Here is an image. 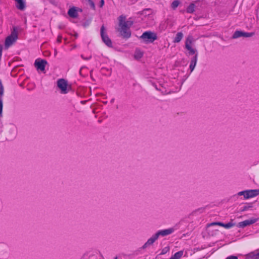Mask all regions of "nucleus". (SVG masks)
Segmentation results:
<instances>
[{"mask_svg":"<svg viewBox=\"0 0 259 259\" xmlns=\"http://www.w3.org/2000/svg\"><path fill=\"white\" fill-rule=\"evenodd\" d=\"M254 32H245L242 31L237 30L236 31L232 36L233 38H237L240 37H251L254 35Z\"/></svg>","mask_w":259,"mask_h":259,"instance_id":"nucleus-7","label":"nucleus"},{"mask_svg":"<svg viewBox=\"0 0 259 259\" xmlns=\"http://www.w3.org/2000/svg\"><path fill=\"white\" fill-rule=\"evenodd\" d=\"M174 231L173 228H169L168 229L162 230L158 231L155 233L156 237L158 238L159 236H165L166 235L171 234Z\"/></svg>","mask_w":259,"mask_h":259,"instance_id":"nucleus-9","label":"nucleus"},{"mask_svg":"<svg viewBox=\"0 0 259 259\" xmlns=\"http://www.w3.org/2000/svg\"><path fill=\"white\" fill-rule=\"evenodd\" d=\"M61 39H62V37L61 36H59L57 38V41L58 42H60L61 41Z\"/></svg>","mask_w":259,"mask_h":259,"instance_id":"nucleus-34","label":"nucleus"},{"mask_svg":"<svg viewBox=\"0 0 259 259\" xmlns=\"http://www.w3.org/2000/svg\"><path fill=\"white\" fill-rule=\"evenodd\" d=\"M152 10L150 8H146L143 10L141 12H139L141 15H149L152 13Z\"/></svg>","mask_w":259,"mask_h":259,"instance_id":"nucleus-20","label":"nucleus"},{"mask_svg":"<svg viewBox=\"0 0 259 259\" xmlns=\"http://www.w3.org/2000/svg\"><path fill=\"white\" fill-rule=\"evenodd\" d=\"M68 15L73 18H76L78 17L77 11L75 7H72L69 9L68 11Z\"/></svg>","mask_w":259,"mask_h":259,"instance_id":"nucleus-13","label":"nucleus"},{"mask_svg":"<svg viewBox=\"0 0 259 259\" xmlns=\"http://www.w3.org/2000/svg\"><path fill=\"white\" fill-rule=\"evenodd\" d=\"M48 62L46 60L37 59L35 61L34 66L37 70L44 71Z\"/></svg>","mask_w":259,"mask_h":259,"instance_id":"nucleus-5","label":"nucleus"},{"mask_svg":"<svg viewBox=\"0 0 259 259\" xmlns=\"http://www.w3.org/2000/svg\"><path fill=\"white\" fill-rule=\"evenodd\" d=\"M114 259H117V257L116 256Z\"/></svg>","mask_w":259,"mask_h":259,"instance_id":"nucleus-40","label":"nucleus"},{"mask_svg":"<svg viewBox=\"0 0 259 259\" xmlns=\"http://www.w3.org/2000/svg\"><path fill=\"white\" fill-rule=\"evenodd\" d=\"M235 225V223H233L232 222H229L228 223H227V224L223 223L222 227H223L226 229H229V228H230L234 226Z\"/></svg>","mask_w":259,"mask_h":259,"instance_id":"nucleus-24","label":"nucleus"},{"mask_svg":"<svg viewBox=\"0 0 259 259\" xmlns=\"http://www.w3.org/2000/svg\"><path fill=\"white\" fill-rule=\"evenodd\" d=\"M183 253H184V252L182 250L177 252L176 253H175L174 254V255H172L171 257V259H180L182 256Z\"/></svg>","mask_w":259,"mask_h":259,"instance_id":"nucleus-19","label":"nucleus"},{"mask_svg":"<svg viewBox=\"0 0 259 259\" xmlns=\"http://www.w3.org/2000/svg\"><path fill=\"white\" fill-rule=\"evenodd\" d=\"M114 101V99H112L111 100V103H113Z\"/></svg>","mask_w":259,"mask_h":259,"instance_id":"nucleus-38","label":"nucleus"},{"mask_svg":"<svg viewBox=\"0 0 259 259\" xmlns=\"http://www.w3.org/2000/svg\"><path fill=\"white\" fill-rule=\"evenodd\" d=\"M105 28L104 25H102L101 27L100 34L102 39L105 44L110 48H112V42L111 39L105 33Z\"/></svg>","mask_w":259,"mask_h":259,"instance_id":"nucleus-4","label":"nucleus"},{"mask_svg":"<svg viewBox=\"0 0 259 259\" xmlns=\"http://www.w3.org/2000/svg\"><path fill=\"white\" fill-rule=\"evenodd\" d=\"M83 25L84 27H86L89 25V23L88 22L84 23Z\"/></svg>","mask_w":259,"mask_h":259,"instance_id":"nucleus-35","label":"nucleus"},{"mask_svg":"<svg viewBox=\"0 0 259 259\" xmlns=\"http://www.w3.org/2000/svg\"><path fill=\"white\" fill-rule=\"evenodd\" d=\"M119 26L120 28L118 29L120 35L125 39L130 38L131 36V31L130 27L133 24V21H125L126 16L124 15L120 16L118 18Z\"/></svg>","mask_w":259,"mask_h":259,"instance_id":"nucleus-1","label":"nucleus"},{"mask_svg":"<svg viewBox=\"0 0 259 259\" xmlns=\"http://www.w3.org/2000/svg\"><path fill=\"white\" fill-rule=\"evenodd\" d=\"M248 258H251L252 259H259V251L256 250V251H252L247 254Z\"/></svg>","mask_w":259,"mask_h":259,"instance_id":"nucleus-15","label":"nucleus"},{"mask_svg":"<svg viewBox=\"0 0 259 259\" xmlns=\"http://www.w3.org/2000/svg\"><path fill=\"white\" fill-rule=\"evenodd\" d=\"M3 86L2 81L0 80V87Z\"/></svg>","mask_w":259,"mask_h":259,"instance_id":"nucleus-37","label":"nucleus"},{"mask_svg":"<svg viewBox=\"0 0 259 259\" xmlns=\"http://www.w3.org/2000/svg\"><path fill=\"white\" fill-rule=\"evenodd\" d=\"M16 7L20 10H23L25 8V3L23 0H15Z\"/></svg>","mask_w":259,"mask_h":259,"instance_id":"nucleus-14","label":"nucleus"},{"mask_svg":"<svg viewBox=\"0 0 259 259\" xmlns=\"http://www.w3.org/2000/svg\"><path fill=\"white\" fill-rule=\"evenodd\" d=\"M245 193H246V190L245 191H241V192H239L238 193V195H239V196L243 195L244 198H245Z\"/></svg>","mask_w":259,"mask_h":259,"instance_id":"nucleus-30","label":"nucleus"},{"mask_svg":"<svg viewBox=\"0 0 259 259\" xmlns=\"http://www.w3.org/2000/svg\"><path fill=\"white\" fill-rule=\"evenodd\" d=\"M183 33L182 32H179L176 34L175 37L173 40L174 43H178L181 41L183 37Z\"/></svg>","mask_w":259,"mask_h":259,"instance_id":"nucleus-16","label":"nucleus"},{"mask_svg":"<svg viewBox=\"0 0 259 259\" xmlns=\"http://www.w3.org/2000/svg\"><path fill=\"white\" fill-rule=\"evenodd\" d=\"M140 38L143 40V41L148 44L152 43L157 39V36L155 32L147 31L144 32Z\"/></svg>","mask_w":259,"mask_h":259,"instance_id":"nucleus-2","label":"nucleus"},{"mask_svg":"<svg viewBox=\"0 0 259 259\" xmlns=\"http://www.w3.org/2000/svg\"><path fill=\"white\" fill-rule=\"evenodd\" d=\"M3 107V101L1 99V100H0V115L1 116H2Z\"/></svg>","mask_w":259,"mask_h":259,"instance_id":"nucleus-28","label":"nucleus"},{"mask_svg":"<svg viewBox=\"0 0 259 259\" xmlns=\"http://www.w3.org/2000/svg\"><path fill=\"white\" fill-rule=\"evenodd\" d=\"M56 54H57V51L55 50V55H56Z\"/></svg>","mask_w":259,"mask_h":259,"instance_id":"nucleus-39","label":"nucleus"},{"mask_svg":"<svg viewBox=\"0 0 259 259\" xmlns=\"http://www.w3.org/2000/svg\"><path fill=\"white\" fill-rule=\"evenodd\" d=\"M2 50L3 47L1 45H0V59H1L2 55Z\"/></svg>","mask_w":259,"mask_h":259,"instance_id":"nucleus-33","label":"nucleus"},{"mask_svg":"<svg viewBox=\"0 0 259 259\" xmlns=\"http://www.w3.org/2000/svg\"><path fill=\"white\" fill-rule=\"evenodd\" d=\"M104 5V1L101 0L100 2V7H102Z\"/></svg>","mask_w":259,"mask_h":259,"instance_id":"nucleus-32","label":"nucleus"},{"mask_svg":"<svg viewBox=\"0 0 259 259\" xmlns=\"http://www.w3.org/2000/svg\"><path fill=\"white\" fill-rule=\"evenodd\" d=\"M4 88L3 86L0 87V95L3 96L4 94Z\"/></svg>","mask_w":259,"mask_h":259,"instance_id":"nucleus-31","label":"nucleus"},{"mask_svg":"<svg viewBox=\"0 0 259 259\" xmlns=\"http://www.w3.org/2000/svg\"><path fill=\"white\" fill-rule=\"evenodd\" d=\"M17 38L18 34L17 28L16 27H14L11 35L8 36L5 40V47L9 48L16 40Z\"/></svg>","mask_w":259,"mask_h":259,"instance_id":"nucleus-3","label":"nucleus"},{"mask_svg":"<svg viewBox=\"0 0 259 259\" xmlns=\"http://www.w3.org/2000/svg\"><path fill=\"white\" fill-rule=\"evenodd\" d=\"M214 225H218L222 227L223 226V223L217 222H213L208 225V226H214Z\"/></svg>","mask_w":259,"mask_h":259,"instance_id":"nucleus-26","label":"nucleus"},{"mask_svg":"<svg viewBox=\"0 0 259 259\" xmlns=\"http://www.w3.org/2000/svg\"><path fill=\"white\" fill-rule=\"evenodd\" d=\"M158 239L155 234L150 238L142 246V249H145L147 246L153 244V243Z\"/></svg>","mask_w":259,"mask_h":259,"instance_id":"nucleus-11","label":"nucleus"},{"mask_svg":"<svg viewBox=\"0 0 259 259\" xmlns=\"http://www.w3.org/2000/svg\"><path fill=\"white\" fill-rule=\"evenodd\" d=\"M169 250V248L168 247H165L164 248L162 249L161 252L160 254H164L167 253V251H168Z\"/></svg>","mask_w":259,"mask_h":259,"instance_id":"nucleus-27","label":"nucleus"},{"mask_svg":"<svg viewBox=\"0 0 259 259\" xmlns=\"http://www.w3.org/2000/svg\"><path fill=\"white\" fill-rule=\"evenodd\" d=\"M195 5L193 3L190 4V5L187 7L186 12L188 13H193L195 11Z\"/></svg>","mask_w":259,"mask_h":259,"instance_id":"nucleus-18","label":"nucleus"},{"mask_svg":"<svg viewBox=\"0 0 259 259\" xmlns=\"http://www.w3.org/2000/svg\"><path fill=\"white\" fill-rule=\"evenodd\" d=\"M185 48L189 51V53L190 55H194L197 52L196 50L192 48L191 46H189L188 45H185Z\"/></svg>","mask_w":259,"mask_h":259,"instance_id":"nucleus-21","label":"nucleus"},{"mask_svg":"<svg viewBox=\"0 0 259 259\" xmlns=\"http://www.w3.org/2000/svg\"><path fill=\"white\" fill-rule=\"evenodd\" d=\"M81 57H82L83 59H84V60H88V59H89L90 58H91V56H90L89 58H83V56H82V55H81Z\"/></svg>","mask_w":259,"mask_h":259,"instance_id":"nucleus-36","label":"nucleus"},{"mask_svg":"<svg viewBox=\"0 0 259 259\" xmlns=\"http://www.w3.org/2000/svg\"><path fill=\"white\" fill-rule=\"evenodd\" d=\"M57 86L61 90L62 94H66L68 93L67 90V82L63 78H61L57 81Z\"/></svg>","mask_w":259,"mask_h":259,"instance_id":"nucleus-6","label":"nucleus"},{"mask_svg":"<svg viewBox=\"0 0 259 259\" xmlns=\"http://www.w3.org/2000/svg\"><path fill=\"white\" fill-rule=\"evenodd\" d=\"M226 259H238L237 256L235 255H230L228 256Z\"/></svg>","mask_w":259,"mask_h":259,"instance_id":"nucleus-29","label":"nucleus"},{"mask_svg":"<svg viewBox=\"0 0 259 259\" xmlns=\"http://www.w3.org/2000/svg\"><path fill=\"white\" fill-rule=\"evenodd\" d=\"M259 195V190H246L245 199L252 198Z\"/></svg>","mask_w":259,"mask_h":259,"instance_id":"nucleus-8","label":"nucleus"},{"mask_svg":"<svg viewBox=\"0 0 259 259\" xmlns=\"http://www.w3.org/2000/svg\"><path fill=\"white\" fill-rule=\"evenodd\" d=\"M194 41V38L192 35H188L186 38L185 41V45H188L189 46H191V45Z\"/></svg>","mask_w":259,"mask_h":259,"instance_id":"nucleus-17","label":"nucleus"},{"mask_svg":"<svg viewBox=\"0 0 259 259\" xmlns=\"http://www.w3.org/2000/svg\"><path fill=\"white\" fill-rule=\"evenodd\" d=\"M252 207V203H247L243 206L240 209V211H245Z\"/></svg>","mask_w":259,"mask_h":259,"instance_id":"nucleus-22","label":"nucleus"},{"mask_svg":"<svg viewBox=\"0 0 259 259\" xmlns=\"http://www.w3.org/2000/svg\"><path fill=\"white\" fill-rule=\"evenodd\" d=\"M179 4L180 2L178 0H175L173 1L171 5V8L173 9H176L178 7Z\"/></svg>","mask_w":259,"mask_h":259,"instance_id":"nucleus-25","label":"nucleus"},{"mask_svg":"<svg viewBox=\"0 0 259 259\" xmlns=\"http://www.w3.org/2000/svg\"><path fill=\"white\" fill-rule=\"evenodd\" d=\"M257 221V219H253L250 220H246L243 222L239 223L238 226L240 228H244L247 226L252 225Z\"/></svg>","mask_w":259,"mask_h":259,"instance_id":"nucleus-10","label":"nucleus"},{"mask_svg":"<svg viewBox=\"0 0 259 259\" xmlns=\"http://www.w3.org/2000/svg\"><path fill=\"white\" fill-rule=\"evenodd\" d=\"M143 56V53L140 50H136L135 54V58L136 59H140Z\"/></svg>","mask_w":259,"mask_h":259,"instance_id":"nucleus-23","label":"nucleus"},{"mask_svg":"<svg viewBox=\"0 0 259 259\" xmlns=\"http://www.w3.org/2000/svg\"><path fill=\"white\" fill-rule=\"evenodd\" d=\"M197 58H198V54H196L195 55V56L191 59L190 64L189 66V69L190 70L191 72H192L196 65L197 62Z\"/></svg>","mask_w":259,"mask_h":259,"instance_id":"nucleus-12","label":"nucleus"}]
</instances>
